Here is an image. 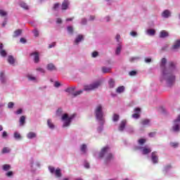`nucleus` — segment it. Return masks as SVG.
I'll use <instances>...</instances> for the list:
<instances>
[{"instance_id": "f257e3e1", "label": "nucleus", "mask_w": 180, "mask_h": 180, "mask_svg": "<svg viewBox=\"0 0 180 180\" xmlns=\"http://www.w3.org/2000/svg\"><path fill=\"white\" fill-rule=\"evenodd\" d=\"M160 82H165L167 86H172L176 81V76L174 73L176 70V65L174 62H169L167 66V58H163L160 60Z\"/></svg>"}, {"instance_id": "f03ea898", "label": "nucleus", "mask_w": 180, "mask_h": 180, "mask_svg": "<svg viewBox=\"0 0 180 180\" xmlns=\"http://www.w3.org/2000/svg\"><path fill=\"white\" fill-rule=\"evenodd\" d=\"M94 155L96 158H103L104 157L105 164H109L115 158V155L110 153V147L109 146L103 147L99 153L94 152Z\"/></svg>"}, {"instance_id": "7ed1b4c3", "label": "nucleus", "mask_w": 180, "mask_h": 180, "mask_svg": "<svg viewBox=\"0 0 180 180\" xmlns=\"http://www.w3.org/2000/svg\"><path fill=\"white\" fill-rule=\"evenodd\" d=\"M94 115L99 124H105V117H103V106H102V105L98 104L96 105L94 110Z\"/></svg>"}, {"instance_id": "20e7f679", "label": "nucleus", "mask_w": 180, "mask_h": 180, "mask_svg": "<svg viewBox=\"0 0 180 180\" xmlns=\"http://www.w3.org/2000/svg\"><path fill=\"white\" fill-rule=\"evenodd\" d=\"M75 117V115H68V114L65 113L61 117V121L63 122L62 127L65 129L66 127H70L72 119Z\"/></svg>"}, {"instance_id": "39448f33", "label": "nucleus", "mask_w": 180, "mask_h": 180, "mask_svg": "<svg viewBox=\"0 0 180 180\" xmlns=\"http://www.w3.org/2000/svg\"><path fill=\"white\" fill-rule=\"evenodd\" d=\"M99 86H101V81H97L92 84L84 86V91H86V92H89L91 91L98 89Z\"/></svg>"}, {"instance_id": "423d86ee", "label": "nucleus", "mask_w": 180, "mask_h": 180, "mask_svg": "<svg viewBox=\"0 0 180 180\" xmlns=\"http://www.w3.org/2000/svg\"><path fill=\"white\" fill-rule=\"evenodd\" d=\"M172 131L174 133H179L180 131V115L174 120L173 125L172 127Z\"/></svg>"}, {"instance_id": "0eeeda50", "label": "nucleus", "mask_w": 180, "mask_h": 180, "mask_svg": "<svg viewBox=\"0 0 180 180\" xmlns=\"http://www.w3.org/2000/svg\"><path fill=\"white\" fill-rule=\"evenodd\" d=\"M134 150H139L143 155H147V154H150L152 151L151 148H147V146L142 147L140 146H135Z\"/></svg>"}, {"instance_id": "6e6552de", "label": "nucleus", "mask_w": 180, "mask_h": 180, "mask_svg": "<svg viewBox=\"0 0 180 180\" xmlns=\"http://www.w3.org/2000/svg\"><path fill=\"white\" fill-rule=\"evenodd\" d=\"M75 91V86L69 87L65 89V92H68V94L72 95V96H78V95H81V94L84 92V90H78L77 91Z\"/></svg>"}, {"instance_id": "1a4fd4ad", "label": "nucleus", "mask_w": 180, "mask_h": 180, "mask_svg": "<svg viewBox=\"0 0 180 180\" xmlns=\"http://www.w3.org/2000/svg\"><path fill=\"white\" fill-rule=\"evenodd\" d=\"M30 57H32L34 63L38 64L40 63V53L38 51H34L30 54Z\"/></svg>"}, {"instance_id": "9d476101", "label": "nucleus", "mask_w": 180, "mask_h": 180, "mask_svg": "<svg viewBox=\"0 0 180 180\" xmlns=\"http://www.w3.org/2000/svg\"><path fill=\"white\" fill-rule=\"evenodd\" d=\"M150 160L153 164H158V153L157 152H153L150 155Z\"/></svg>"}, {"instance_id": "9b49d317", "label": "nucleus", "mask_w": 180, "mask_h": 180, "mask_svg": "<svg viewBox=\"0 0 180 180\" xmlns=\"http://www.w3.org/2000/svg\"><path fill=\"white\" fill-rule=\"evenodd\" d=\"M70 8V1L69 0H64L61 5V10L62 11H67Z\"/></svg>"}, {"instance_id": "f8f14e48", "label": "nucleus", "mask_w": 180, "mask_h": 180, "mask_svg": "<svg viewBox=\"0 0 180 180\" xmlns=\"http://www.w3.org/2000/svg\"><path fill=\"white\" fill-rule=\"evenodd\" d=\"M172 13L169 10H165L162 13V18L164 19H168V18H171Z\"/></svg>"}, {"instance_id": "ddd939ff", "label": "nucleus", "mask_w": 180, "mask_h": 180, "mask_svg": "<svg viewBox=\"0 0 180 180\" xmlns=\"http://www.w3.org/2000/svg\"><path fill=\"white\" fill-rule=\"evenodd\" d=\"M0 81L1 84H6V82L8 81V78L6 77V75H5V72L4 71L0 72Z\"/></svg>"}, {"instance_id": "4468645a", "label": "nucleus", "mask_w": 180, "mask_h": 180, "mask_svg": "<svg viewBox=\"0 0 180 180\" xmlns=\"http://www.w3.org/2000/svg\"><path fill=\"white\" fill-rule=\"evenodd\" d=\"M27 78L28 81H30L31 82H39V79L32 74H28Z\"/></svg>"}, {"instance_id": "2eb2a0df", "label": "nucleus", "mask_w": 180, "mask_h": 180, "mask_svg": "<svg viewBox=\"0 0 180 180\" xmlns=\"http://www.w3.org/2000/svg\"><path fill=\"white\" fill-rule=\"evenodd\" d=\"M83 40H84V35L78 34L75 39V44L78 46V44H79L81 41H83Z\"/></svg>"}, {"instance_id": "dca6fc26", "label": "nucleus", "mask_w": 180, "mask_h": 180, "mask_svg": "<svg viewBox=\"0 0 180 180\" xmlns=\"http://www.w3.org/2000/svg\"><path fill=\"white\" fill-rule=\"evenodd\" d=\"M141 110L139 108L134 109V114L132 115L133 119H139L140 117V112Z\"/></svg>"}, {"instance_id": "f3484780", "label": "nucleus", "mask_w": 180, "mask_h": 180, "mask_svg": "<svg viewBox=\"0 0 180 180\" xmlns=\"http://www.w3.org/2000/svg\"><path fill=\"white\" fill-rule=\"evenodd\" d=\"M36 137H37L36 132L30 131L27 134V139H28V140H33V139H36Z\"/></svg>"}, {"instance_id": "a211bd4d", "label": "nucleus", "mask_w": 180, "mask_h": 180, "mask_svg": "<svg viewBox=\"0 0 180 180\" xmlns=\"http://www.w3.org/2000/svg\"><path fill=\"white\" fill-rule=\"evenodd\" d=\"M79 148L82 154H86V153H88V146H86V144H82Z\"/></svg>"}, {"instance_id": "6ab92c4d", "label": "nucleus", "mask_w": 180, "mask_h": 180, "mask_svg": "<svg viewBox=\"0 0 180 180\" xmlns=\"http://www.w3.org/2000/svg\"><path fill=\"white\" fill-rule=\"evenodd\" d=\"M122 49H123V45H122V44H117L115 49V56H120V53H122Z\"/></svg>"}, {"instance_id": "aec40b11", "label": "nucleus", "mask_w": 180, "mask_h": 180, "mask_svg": "<svg viewBox=\"0 0 180 180\" xmlns=\"http://www.w3.org/2000/svg\"><path fill=\"white\" fill-rule=\"evenodd\" d=\"M159 37L160 39H165V37H169V33L165 30H162L159 34Z\"/></svg>"}, {"instance_id": "412c9836", "label": "nucleus", "mask_w": 180, "mask_h": 180, "mask_svg": "<svg viewBox=\"0 0 180 180\" xmlns=\"http://www.w3.org/2000/svg\"><path fill=\"white\" fill-rule=\"evenodd\" d=\"M0 56H1V57H6V56H8L6 51L4 50L3 44H0Z\"/></svg>"}, {"instance_id": "4be33fe9", "label": "nucleus", "mask_w": 180, "mask_h": 180, "mask_svg": "<svg viewBox=\"0 0 180 180\" xmlns=\"http://www.w3.org/2000/svg\"><path fill=\"white\" fill-rule=\"evenodd\" d=\"M46 70H48V71H56L57 70V68H56V65H54V64L49 63L46 65Z\"/></svg>"}, {"instance_id": "5701e85b", "label": "nucleus", "mask_w": 180, "mask_h": 180, "mask_svg": "<svg viewBox=\"0 0 180 180\" xmlns=\"http://www.w3.org/2000/svg\"><path fill=\"white\" fill-rule=\"evenodd\" d=\"M125 127H126V120H122L120 122V126L118 127L119 131H123V130H124Z\"/></svg>"}, {"instance_id": "b1692460", "label": "nucleus", "mask_w": 180, "mask_h": 180, "mask_svg": "<svg viewBox=\"0 0 180 180\" xmlns=\"http://www.w3.org/2000/svg\"><path fill=\"white\" fill-rule=\"evenodd\" d=\"M180 47V39L176 40L172 46V50H178Z\"/></svg>"}, {"instance_id": "393cba45", "label": "nucleus", "mask_w": 180, "mask_h": 180, "mask_svg": "<svg viewBox=\"0 0 180 180\" xmlns=\"http://www.w3.org/2000/svg\"><path fill=\"white\" fill-rule=\"evenodd\" d=\"M47 126L49 129H51V130H54V129H56V126L54 125L51 120H47Z\"/></svg>"}, {"instance_id": "a878e982", "label": "nucleus", "mask_w": 180, "mask_h": 180, "mask_svg": "<svg viewBox=\"0 0 180 180\" xmlns=\"http://www.w3.org/2000/svg\"><path fill=\"white\" fill-rule=\"evenodd\" d=\"M19 5L20 8H22V9H25V11H29V6L23 1H20Z\"/></svg>"}, {"instance_id": "bb28decb", "label": "nucleus", "mask_w": 180, "mask_h": 180, "mask_svg": "<svg viewBox=\"0 0 180 180\" xmlns=\"http://www.w3.org/2000/svg\"><path fill=\"white\" fill-rule=\"evenodd\" d=\"M172 169V166H171V165H167L164 167L163 172H165V174H168V172H169Z\"/></svg>"}, {"instance_id": "cd10ccee", "label": "nucleus", "mask_w": 180, "mask_h": 180, "mask_svg": "<svg viewBox=\"0 0 180 180\" xmlns=\"http://www.w3.org/2000/svg\"><path fill=\"white\" fill-rule=\"evenodd\" d=\"M0 16L1 18H6V16H8V11H5L2 8H0Z\"/></svg>"}, {"instance_id": "c85d7f7f", "label": "nucleus", "mask_w": 180, "mask_h": 180, "mask_svg": "<svg viewBox=\"0 0 180 180\" xmlns=\"http://www.w3.org/2000/svg\"><path fill=\"white\" fill-rule=\"evenodd\" d=\"M141 124L143 126H151V120L145 119L142 121Z\"/></svg>"}, {"instance_id": "c756f323", "label": "nucleus", "mask_w": 180, "mask_h": 180, "mask_svg": "<svg viewBox=\"0 0 180 180\" xmlns=\"http://www.w3.org/2000/svg\"><path fill=\"white\" fill-rule=\"evenodd\" d=\"M67 32L68 34H74V27H72V25H68L67 27Z\"/></svg>"}, {"instance_id": "7c9ffc66", "label": "nucleus", "mask_w": 180, "mask_h": 180, "mask_svg": "<svg viewBox=\"0 0 180 180\" xmlns=\"http://www.w3.org/2000/svg\"><path fill=\"white\" fill-rule=\"evenodd\" d=\"M20 126H25V124L26 123V117H25L24 115H22L20 117Z\"/></svg>"}, {"instance_id": "2f4dec72", "label": "nucleus", "mask_w": 180, "mask_h": 180, "mask_svg": "<svg viewBox=\"0 0 180 180\" xmlns=\"http://www.w3.org/2000/svg\"><path fill=\"white\" fill-rule=\"evenodd\" d=\"M13 137L15 140H22V135H20V133L18 131L14 132Z\"/></svg>"}, {"instance_id": "473e14b6", "label": "nucleus", "mask_w": 180, "mask_h": 180, "mask_svg": "<svg viewBox=\"0 0 180 180\" xmlns=\"http://www.w3.org/2000/svg\"><path fill=\"white\" fill-rule=\"evenodd\" d=\"M20 34H22V30H17L14 31L13 37V38L19 37V36H20Z\"/></svg>"}, {"instance_id": "72a5a7b5", "label": "nucleus", "mask_w": 180, "mask_h": 180, "mask_svg": "<svg viewBox=\"0 0 180 180\" xmlns=\"http://www.w3.org/2000/svg\"><path fill=\"white\" fill-rule=\"evenodd\" d=\"M146 34H148V36H154V35H155V30L148 29L146 30Z\"/></svg>"}, {"instance_id": "f704fd0d", "label": "nucleus", "mask_w": 180, "mask_h": 180, "mask_svg": "<svg viewBox=\"0 0 180 180\" xmlns=\"http://www.w3.org/2000/svg\"><path fill=\"white\" fill-rule=\"evenodd\" d=\"M7 60L8 63H9L11 65H13V64H15V58L13 56H8Z\"/></svg>"}, {"instance_id": "c9c22d12", "label": "nucleus", "mask_w": 180, "mask_h": 180, "mask_svg": "<svg viewBox=\"0 0 180 180\" xmlns=\"http://www.w3.org/2000/svg\"><path fill=\"white\" fill-rule=\"evenodd\" d=\"M55 175L57 178H61V169L60 168H57L56 170H55Z\"/></svg>"}, {"instance_id": "e433bc0d", "label": "nucleus", "mask_w": 180, "mask_h": 180, "mask_svg": "<svg viewBox=\"0 0 180 180\" xmlns=\"http://www.w3.org/2000/svg\"><path fill=\"white\" fill-rule=\"evenodd\" d=\"M119 119H120V117L117 114H113L112 115V122L116 123L117 122H119Z\"/></svg>"}, {"instance_id": "4c0bfd02", "label": "nucleus", "mask_w": 180, "mask_h": 180, "mask_svg": "<svg viewBox=\"0 0 180 180\" xmlns=\"http://www.w3.org/2000/svg\"><path fill=\"white\" fill-rule=\"evenodd\" d=\"M116 92L117 94H122L124 92V86L117 87V89H116Z\"/></svg>"}, {"instance_id": "58836bf2", "label": "nucleus", "mask_w": 180, "mask_h": 180, "mask_svg": "<svg viewBox=\"0 0 180 180\" xmlns=\"http://www.w3.org/2000/svg\"><path fill=\"white\" fill-rule=\"evenodd\" d=\"M108 85L110 88H115V80L113 79H110L108 81Z\"/></svg>"}, {"instance_id": "ea45409f", "label": "nucleus", "mask_w": 180, "mask_h": 180, "mask_svg": "<svg viewBox=\"0 0 180 180\" xmlns=\"http://www.w3.org/2000/svg\"><path fill=\"white\" fill-rule=\"evenodd\" d=\"M11 151V148L8 147H4L2 150L1 153L2 154H8L9 153V152Z\"/></svg>"}, {"instance_id": "a19ab883", "label": "nucleus", "mask_w": 180, "mask_h": 180, "mask_svg": "<svg viewBox=\"0 0 180 180\" xmlns=\"http://www.w3.org/2000/svg\"><path fill=\"white\" fill-rule=\"evenodd\" d=\"M11 165H4L2 166L3 171H9L11 169Z\"/></svg>"}, {"instance_id": "79ce46f5", "label": "nucleus", "mask_w": 180, "mask_h": 180, "mask_svg": "<svg viewBox=\"0 0 180 180\" xmlns=\"http://www.w3.org/2000/svg\"><path fill=\"white\" fill-rule=\"evenodd\" d=\"M117 43H118V44H122V41L120 40L121 37L119 34H117L115 37Z\"/></svg>"}, {"instance_id": "37998d69", "label": "nucleus", "mask_w": 180, "mask_h": 180, "mask_svg": "<svg viewBox=\"0 0 180 180\" xmlns=\"http://www.w3.org/2000/svg\"><path fill=\"white\" fill-rule=\"evenodd\" d=\"M58 8H60V3H56L53 6V11H58Z\"/></svg>"}, {"instance_id": "c03bdc74", "label": "nucleus", "mask_w": 180, "mask_h": 180, "mask_svg": "<svg viewBox=\"0 0 180 180\" xmlns=\"http://www.w3.org/2000/svg\"><path fill=\"white\" fill-rule=\"evenodd\" d=\"M170 146L174 148H177V147H179V143L178 142H171Z\"/></svg>"}, {"instance_id": "a18cd8bd", "label": "nucleus", "mask_w": 180, "mask_h": 180, "mask_svg": "<svg viewBox=\"0 0 180 180\" xmlns=\"http://www.w3.org/2000/svg\"><path fill=\"white\" fill-rule=\"evenodd\" d=\"M146 139H139L138 140V144L139 145V146H143V144H145L146 143Z\"/></svg>"}, {"instance_id": "49530a36", "label": "nucleus", "mask_w": 180, "mask_h": 180, "mask_svg": "<svg viewBox=\"0 0 180 180\" xmlns=\"http://www.w3.org/2000/svg\"><path fill=\"white\" fill-rule=\"evenodd\" d=\"M102 71L103 74H106V72H109L110 71V68L103 67Z\"/></svg>"}, {"instance_id": "de8ad7c7", "label": "nucleus", "mask_w": 180, "mask_h": 180, "mask_svg": "<svg viewBox=\"0 0 180 180\" xmlns=\"http://www.w3.org/2000/svg\"><path fill=\"white\" fill-rule=\"evenodd\" d=\"M36 71H38V72H41V74H45L46 70L43 68H37L36 69Z\"/></svg>"}, {"instance_id": "09e8293b", "label": "nucleus", "mask_w": 180, "mask_h": 180, "mask_svg": "<svg viewBox=\"0 0 180 180\" xmlns=\"http://www.w3.org/2000/svg\"><path fill=\"white\" fill-rule=\"evenodd\" d=\"M8 109H13V107L15 106V103L13 102H9L7 105Z\"/></svg>"}, {"instance_id": "8fccbe9b", "label": "nucleus", "mask_w": 180, "mask_h": 180, "mask_svg": "<svg viewBox=\"0 0 180 180\" xmlns=\"http://www.w3.org/2000/svg\"><path fill=\"white\" fill-rule=\"evenodd\" d=\"M14 113L15 115H22L23 113V109L19 108Z\"/></svg>"}, {"instance_id": "3c124183", "label": "nucleus", "mask_w": 180, "mask_h": 180, "mask_svg": "<svg viewBox=\"0 0 180 180\" xmlns=\"http://www.w3.org/2000/svg\"><path fill=\"white\" fill-rule=\"evenodd\" d=\"M57 116H61L63 115V109L58 108L56 111Z\"/></svg>"}, {"instance_id": "603ef678", "label": "nucleus", "mask_w": 180, "mask_h": 180, "mask_svg": "<svg viewBox=\"0 0 180 180\" xmlns=\"http://www.w3.org/2000/svg\"><path fill=\"white\" fill-rule=\"evenodd\" d=\"M139 34H137V32L136 31H132L130 32V36H131V37H137Z\"/></svg>"}, {"instance_id": "864d4df0", "label": "nucleus", "mask_w": 180, "mask_h": 180, "mask_svg": "<svg viewBox=\"0 0 180 180\" xmlns=\"http://www.w3.org/2000/svg\"><path fill=\"white\" fill-rule=\"evenodd\" d=\"M103 130V124H100V126L97 128V131L98 133H101Z\"/></svg>"}, {"instance_id": "5fc2aeb1", "label": "nucleus", "mask_w": 180, "mask_h": 180, "mask_svg": "<svg viewBox=\"0 0 180 180\" xmlns=\"http://www.w3.org/2000/svg\"><path fill=\"white\" fill-rule=\"evenodd\" d=\"M32 33H33L34 37H39V30H34L32 31Z\"/></svg>"}, {"instance_id": "6e6d98bb", "label": "nucleus", "mask_w": 180, "mask_h": 180, "mask_svg": "<svg viewBox=\"0 0 180 180\" xmlns=\"http://www.w3.org/2000/svg\"><path fill=\"white\" fill-rule=\"evenodd\" d=\"M49 169L51 174H54L56 172V168H54L53 167L49 166Z\"/></svg>"}, {"instance_id": "4d7b16f0", "label": "nucleus", "mask_w": 180, "mask_h": 180, "mask_svg": "<svg viewBox=\"0 0 180 180\" xmlns=\"http://www.w3.org/2000/svg\"><path fill=\"white\" fill-rule=\"evenodd\" d=\"M137 60H140V57H132L129 59V61H131V63H133V61H136Z\"/></svg>"}, {"instance_id": "13d9d810", "label": "nucleus", "mask_w": 180, "mask_h": 180, "mask_svg": "<svg viewBox=\"0 0 180 180\" xmlns=\"http://www.w3.org/2000/svg\"><path fill=\"white\" fill-rule=\"evenodd\" d=\"M86 22H88V20H86V18H82V20L80 22L81 25H86Z\"/></svg>"}, {"instance_id": "bf43d9fd", "label": "nucleus", "mask_w": 180, "mask_h": 180, "mask_svg": "<svg viewBox=\"0 0 180 180\" xmlns=\"http://www.w3.org/2000/svg\"><path fill=\"white\" fill-rule=\"evenodd\" d=\"M137 74V72L134 71V70H132L131 72H129V75L131 76V77H134V75H136Z\"/></svg>"}, {"instance_id": "052dcab7", "label": "nucleus", "mask_w": 180, "mask_h": 180, "mask_svg": "<svg viewBox=\"0 0 180 180\" xmlns=\"http://www.w3.org/2000/svg\"><path fill=\"white\" fill-rule=\"evenodd\" d=\"M13 175V172H12V171H10V172H8L6 173V176H8V177L12 176Z\"/></svg>"}, {"instance_id": "680f3d73", "label": "nucleus", "mask_w": 180, "mask_h": 180, "mask_svg": "<svg viewBox=\"0 0 180 180\" xmlns=\"http://www.w3.org/2000/svg\"><path fill=\"white\" fill-rule=\"evenodd\" d=\"M104 22H110V16L107 15L104 18Z\"/></svg>"}, {"instance_id": "e2e57ef3", "label": "nucleus", "mask_w": 180, "mask_h": 180, "mask_svg": "<svg viewBox=\"0 0 180 180\" xmlns=\"http://www.w3.org/2000/svg\"><path fill=\"white\" fill-rule=\"evenodd\" d=\"M98 51H94L92 53V57L93 58H96V57H98Z\"/></svg>"}, {"instance_id": "0e129e2a", "label": "nucleus", "mask_w": 180, "mask_h": 180, "mask_svg": "<svg viewBox=\"0 0 180 180\" xmlns=\"http://www.w3.org/2000/svg\"><path fill=\"white\" fill-rule=\"evenodd\" d=\"M56 23H58V25H61V23H63V20L60 18H57Z\"/></svg>"}, {"instance_id": "69168bd1", "label": "nucleus", "mask_w": 180, "mask_h": 180, "mask_svg": "<svg viewBox=\"0 0 180 180\" xmlns=\"http://www.w3.org/2000/svg\"><path fill=\"white\" fill-rule=\"evenodd\" d=\"M84 168H86L87 169L89 168V164L88 163V162H84Z\"/></svg>"}, {"instance_id": "338daca9", "label": "nucleus", "mask_w": 180, "mask_h": 180, "mask_svg": "<svg viewBox=\"0 0 180 180\" xmlns=\"http://www.w3.org/2000/svg\"><path fill=\"white\" fill-rule=\"evenodd\" d=\"M152 60L151 58H145V62L148 63H151Z\"/></svg>"}, {"instance_id": "774afa93", "label": "nucleus", "mask_w": 180, "mask_h": 180, "mask_svg": "<svg viewBox=\"0 0 180 180\" xmlns=\"http://www.w3.org/2000/svg\"><path fill=\"white\" fill-rule=\"evenodd\" d=\"M20 43H22V44H26V39L25 38H20Z\"/></svg>"}]
</instances>
